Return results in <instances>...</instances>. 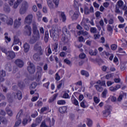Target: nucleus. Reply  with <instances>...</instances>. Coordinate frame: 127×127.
I'll return each mask as SVG.
<instances>
[{
    "label": "nucleus",
    "instance_id": "obj_16",
    "mask_svg": "<svg viewBox=\"0 0 127 127\" xmlns=\"http://www.w3.org/2000/svg\"><path fill=\"white\" fill-rule=\"evenodd\" d=\"M25 29H26L27 30H28L26 33L28 36H30V35H31V27H30L28 25H26L25 26Z\"/></svg>",
    "mask_w": 127,
    "mask_h": 127
},
{
    "label": "nucleus",
    "instance_id": "obj_39",
    "mask_svg": "<svg viewBox=\"0 0 127 127\" xmlns=\"http://www.w3.org/2000/svg\"><path fill=\"white\" fill-rule=\"evenodd\" d=\"M58 105H65L66 104V101L64 100H60L57 101Z\"/></svg>",
    "mask_w": 127,
    "mask_h": 127
},
{
    "label": "nucleus",
    "instance_id": "obj_14",
    "mask_svg": "<svg viewBox=\"0 0 127 127\" xmlns=\"http://www.w3.org/2000/svg\"><path fill=\"white\" fill-rule=\"evenodd\" d=\"M24 51L25 53H27L29 51V49H30V45L28 44L27 43H25L23 45Z\"/></svg>",
    "mask_w": 127,
    "mask_h": 127
},
{
    "label": "nucleus",
    "instance_id": "obj_15",
    "mask_svg": "<svg viewBox=\"0 0 127 127\" xmlns=\"http://www.w3.org/2000/svg\"><path fill=\"white\" fill-rule=\"evenodd\" d=\"M71 101L72 104H73V105H74L75 106H79V102L77 100H76L74 95H72L71 98Z\"/></svg>",
    "mask_w": 127,
    "mask_h": 127
},
{
    "label": "nucleus",
    "instance_id": "obj_1",
    "mask_svg": "<svg viewBox=\"0 0 127 127\" xmlns=\"http://www.w3.org/2000/svg\"><path fill=\"white\" fill-rule=\"evenodd\" d=\"M33 33L35 35L33 39H31L30 40V43L31 44H33L39 40L40 39V33H39V30L37 29V26L36 25H33Z\"/></svg>",
    "mask_w": 127,
    "mask_h": 127
},
{
    "label": "nucleus",
    "instance_id": "obj_5",
    "mask_svg": "<svg viewBox=\"0 0 127 127\" xmlns=\"http://www.w3.org/2000/svg\"><path fill=\"white\" fill-rule=\"evenodd\" d=\"M28 8V3L26 1H23L19 10L20 14H24Z\"/></svg>",
    "mask_w": 127,
    "mask_h": 127
},
{
    "label": "nucleus",
    "instance_id": "obj_34",
    "mask_svg": "<svg viewBox=\"0 0 127 127\" xmlns=\"http://www.w3.org/2000/svg\"><path fill=\"white\" fill-rule=\"evenodd\" d=\"M18 43H20V45H21V42H20L19 39H18V38H14L13 44L14 45H16V44H18Z\"/></svg>",
    "mask_w": 127,
    "mask_h": 127
},
{
    "label": "nucleus",
    "instance_id": "obj_59",
    "mask_svg": "<svg viewBox=\"0 0 127 127\" xmlns=\"http://www.w3.org/2000/svg\"><path fill=\"white\" fill-rule=\"evenodd\" d=\"M64 63H66V64H67V65H70V64H71V61H70V60L67 59H64Z\"/></svg>",
    "mask_w": 127,
    "mask_h": 127
},
{
    "label": "nucleus",
    "instance_id": "obj_57",
    "mask_svg": "<svg viewBox=\"0 0 127 127\" xmlns=\"http://www.w3.org/2000/svg\"><path fill=\"white\" fill-rule=\"evenodd\" d=\"M41 78V76H40V75H39V74L37 75V73H36V81L37 82H39L40 81Z\"/></svg>",
    "mask_w": 127,
    "mask_h": 127
},
{
    "label": "nucleus",
    "instance_id": "obj_17",
    "mask_svg": "<svg viewBox=\"0 0 127 127\" xmlns=\"http://www.w3.org/2000/svg\"><path fill=\"white\" fill-rule=\"evenodd\" d=\"M49 40V32H48V31H46L45 33V37H44V41L45 43H47Z\"/></svg>",
    "mask_w": 127,
    "mask_h": 127
},
{
    "label": "nucleus",
    "instance_id": "obj_20",
    "mask_svg": "<svg viewBox=\"0 0 127 127\" xmlns=\"http://www.w3.org/2000/svg\"><path fill=\"white\" fill-rule=\"evenodd\" d=\"M94 87L98 91V92H103L104 91V88L102 87L101 85H99L98 84L94 85Z\"/></svg>",
    "mask_w": 127,
    "mask_h": 127
},
{
    "label": "nucleus",
    "instance_id": "obj_9",
    "mask_svg": "<svg viewBox=\"0 0 127 127\" xmlns=\"http://www.w3.org/2000/svg\"><path fill=\"white\" fill-rule=\"evenodd\" d=\"M32 18H33L32 14L28 15L25 19V23L30 24L32 22Z\"/></svg>",
    "mask_w": 127,
    "mask_h": 127
},
{
    "label": "nucleus",
    "instance_id": "obj_24",
    "mask_svg": "<svg viewBox=\"0 0 127 127\" xmlns=\"http://www.w3.org/2000/svg\"><path fill=\"white\" fill-rule=\"evenodd\" d=\"M124 97H127V93L123 92L122 94L119 95L117 99L118 101L121 102L123 100Z\"/></svg>",
    "mask_w": 127,
    "mask_h": 127
},
{
    "label": "nucleus",
    "instance_id": "obj_43",
    "mask_svg": "<svg viewBox=\"0 0 127 127\" xmlns=\"http://www.w3.org/2000/svg\"><path fill=\"white\" fill-rule=\"evenodd\" d=\"M78 17H79V14L77 13H74L72 16V19L73 20H76L78 19Z\"/></svg>",
    "mask_w": 127,
    "mask_h": 127
},
{
    "label": "nucleus",
    "instance_id": "obj_42",
    "mask_svg": "<svg viewBox=\"0 0 127 127\" xmlns=\"http://www.w3.org/2000/svg\"><path fill=\"white\" fill-rule=\"evenodd\" d=\"M103 117L104 118H107L108 116H110L111 115V112H102Z\"/></svg>",
    "mask_w": 127,
    "mask_h": 127
},
{
    "label": "nucleus",
    "instance_id": "obj_31",
    "mask_svg": "<svg viewBox=\"0 0 127 127\" xmlns=\"http://www.w3.org/2000/svg\"><path fill=\"white\" fill-rule=\"evenodd\" d=\"M36 15L38 20H41V18H42V13H41L40 11L37 12Z\"/></svg>",
    "mask_w": 127,
    "mask_h": 127
},
{
    "label": "nucleus",
    "instance_id": "obj_44",
    "mask_svg": "<svg viewBox=\"0 0 127 127\" xmlns=\"http://www.w3.org/2000/svg\"><path fill=\"white\" fill-rule=\"evenodd\" d=\"M90 13V10L89 9V7L88 6H85L84 7V14H89Z\"/></svg>",
    "mask_w": 127,
    "mask_h": 127
},
{
    "label": "nucleus",
    "instance_id": "obj_46",
    "mask_svg": "<svg viewBox=\"0 0 127 127\" xmlns=\"http://www.w3.org/2000/svg\"><path fill=\"white\" fill-rule=\"evenodd\" d=\"M0 77L1 78H3V77H5V71L3 70L0 71Z\"/></svg>",
    "mask_w": 127,
    "mask_h": 127
},
{
    "label": "nucleus",
    "instance_id": "obj_25",
    "mask_svg": "<svg viewBox=\"0 0 127 127\" xmlns=\"http://www.w3.org/2000/svg\"><path fill=\"white\" fill-rule=\"evenodd\" d=\"M86 125L88 127H93V121L90 119H87Z\"/></svg>",
    "mask_w": 127,
    "mask_h": 127
},
{
    "label": "nucleus",
    "instance_id": "obj_19",
    "mask_svg": "<svg viewBox=\"0 0 127 127\" xmlns=\"http://www.w3.org/2000/svg\"><path fill=\"white\" fill-rule=\"evenodd\" d=\"M58 96V94L56 93L53 95L52 97L50 98V99L49 100V103H53L55 100H56V98H57V96Z\"/></svg>",
    "mask_w": 127,
    "mask_h": 127
},
{
    "label": "nucleus",
    "instance_id": "obj_18",
    "mask_svg": "<svg viewBox=\"0 0 127 127\" xmlns=\"http://www.w3.org/2000/svg\"><path fill=\"white\" fill-rule=\"evenodd\" d=\"M90 55H91V56H96L97 54H98V50L97 49H95L94 51L91 49L89 51Z\"/></svg>",
    "mask_w": 127,
    "mask_h": 127
},
{
    "label": "nucleus",
    "instance_id": "obj_3",
    "mask_svg": "<svg viewBox=\"0 0 127 127\" xmlns=\"http://www.w3.org/2000/svg\"><path fill=\"white\" fill-rule=\"evenodd\" d=\"M54 124H55V120L54 119L50 120V118H47L44 121L42 122L40 127H51L52 126H54Z\"/></svg>",
    "mask_w": 127,
    "mask_h": 127
},
{
    "label": "nucleus",
    "instance_id": "obj_6",
    "mask_svg": "<svg viewBox=\"0 0 127 127\" xmlns=\"http://www.w3.org/2000/svg\"><path fill=\"white\" fill-rule=\"evenodd\" d=\"M29 66L27 67V70L30 74H34L35 73V66L33 63L30 62H28Z\"/></svg>",
    "mask_w": 127,
    "mask_h": 127
},
{
    "label": "nucleus",
    "instance_id": "obj_41",
    "mask_svg": "<svg viewBox=\"0 0 127 127\" xmlns=\"http://www.w3.org/2000/svg\"><path fill=\"white\" fill-rule=\"evenodd\" d=\"M48 53L46 54V56H50V55L52 54V51L51 50V48L50 47H48Z\"/></svg>",
    "mask_w": 127,
    "mask_h": 127
},
{
    "label": "nucleus",
    "instance_id": "obj_37",
    "mask_svg": "<svg viewBox=\"0 0 127 127\" xmlns=\"http://www.w3.org/2000/svg\"><path fill=\"white\" fill-rule=\"evenodd\" d=\"M18 86L20 88V89H23L24 87H25V84L22 81H20L18 83Z\"/></svg>",
    "mask_w": 127,
    "mask_h": 127
},
{
    "label": "nucleus",
    "instance_id": "obj_53",
    "mask_svg": "<svg viewBox=\"0 0 127 127\" xmlns=\"http://www.w3.org/2000/svg\"><path fill=\"white\" fill-rule=\"evenodd\" d=\"M37 104L38 107H42L43 103L42 102V101L39 100L37 102Z\"/></svg>",
    "mask_w": 127,
    "mask_h": 127
},
{
    "label": "nucleus",
    "instance_id": "obj_64",
    "mask_svg": "<svg viewBox=\"0 0 127 127\" xmlns=\"http://www.w3.org/2000/svg\"><path fill=\"white\" fill-rule=\"evenodd\" d=\"M109 5H110V2H105L104 3H103V6H104V7L107 8Z\"/></svg>",
    "mask_w": 127,
    "mask_h": 127
},
{
    "label": "nucleus",
    "instance_id": "obj_23",
    "mask_svg": "<svg viewBox=\"0 0 127 127\" xmlns=\"http://www.w3.org/2000/svg\"><path fill=\"white\" fill-rule=\"evenodd\" d=\"M80 74L82 75V76H85V77H89V76H90V74H89V72L85 70H81Z\"/></svg>",
    "mask_w": 127,
    "mask_h": 127
},
{
    "label": "nucleus",
    "instance_id": "obj_58",
    "mask_svg": "<svg viewBox=\"0 0 127 127\" xmlns=\"http://www.w3.org/2000/svg\"><path fill=\"white\" fill-rule=\"evenodd\" d=\"M111 102H117V97L116 96H112L111 97Z\"/></svg>",
    "mask_w": 127,
    "mask_h": 127
},
{
    "label": "nucleus",
    "instance_id": "obj_47",
    "mask_svg": "<svg viewBox=\"0 0 127 127\" xmlns=\"http://www.w3.org/2000/svg\"><path fill=\"white\" fill-rule=\"evenodd\" d=\"M47 2L49 7H53V3H52L51 0H47Z\"/></svg>",
    "mask_w": 127,
    "mask_h": 127
},
{
    "label": "nucleus",
    "instance_id": "obj_7",
    "mask_svg": "<svg viewBox=\"0 0 127 127\" xmlns=\"http://www.w3.org/2000/svg\"><path fill=\"white\" fill-rule=\"evenodd\" d=\"M22 116H23V113L22 112H18L16 116V119L17 121L16 122L14 127H17L20 124H21V118H22Z\"/></svg>",
    "mask_w": 127,
    "mask_h": 127
},
{
    "label": "nucleus",
    "instance_id": "obj_27",
    "mask_svg": "<svg viewBox=\"0 0 127 127\" xmlns=\"http://www.w3.org/2000/svg\"><path fill=\"white\" fill-rule=\"evenodd\" d=\"M53 51L58 52V43H56L53 45Z\"/></svg>",
    "mask_w": 127,
    "mask_h": 127
},
{
    "label": "nucleus",
    "instance_id": "obj_51",
    "mask_svg": "<svg viewBox=\"0 0 127 127\" xmlns=\"http://www.w3.org/2000/svg\"><path fill=\"white\" fill-rule=\"evenodd\" d=\"M0 121L1 122V123H2V124H5L7 123L6 119L3 117H0Z\"/></svg>",
    "mask_w": 127,
    "mask_h": 127
},
{
    "label": "nucleus",
    "instance_id": "obj_26",
    "mask_svg": "<svg viewBox=\"0 0 127 127\" xmlns=\"http://www.w3.org/2000/svg\"><path fill=\"white\" fill-rule=\"evenodd\" d=\"M80 24L81 25H83V27L84 28V29H85V30L88 31L89 30V29H90L88 25H87V24L85 23V22H84V20H82V21L80 23Z\"/></svg>",
    "mask_w": 127,
    "mask_h": 127
},
{
    "label": "nucleus",
    "instance_id": "obj_4",
    "mask_svg": "<svg viewBox=\"0 0 127 127\" xmlns=\"http://www.w3.org/2000/svg\"><path fill=\"white\" fill-rule=\"evenodd\" d=\"M0 19L4 22L6 21L7 25H12L13 24V19L11 18L8 19V17L4 14H0Z\"/></svg>",
    "mask_w": 127,
    "mask_h": 127
},
{
    "label": "nucleus",
    "instance_id": "obj_29",
    "mask_svg": "<svg viewBox=\"0 0 127 127\" xmlns=\"http://www.w3.org/2000/svg\"><path fill=\"white\" fill-rule=\"evenodd\" d=\"M61 18H62V20L63 22H64V21H66V19H67V18L64 12H61Z\"/></svg>",
    "mask_w": 127,
    "mask_h": 127
},
{
    "label": "nucleus",
    "instance_id": "obj_48",
    "mask_svg": "<svg viewBox=\"0 0 127 127\" xmlns=\"http://www.w3.org/2000/svg\"><path fill=\"white\" fill-rule=\"evenodd\" d=\"M48 110H49V106L43 107L41 109L40 112H46Z\"/></svg>",
    "mask_w": 127,
    "mask_h": 127
},
{
    "label": "nucleus",
    "instance_id": "obj_2",
    "mask_svg": "<svg viewBox=\"0 0 127 127\" xmlns=\"http://www.w3.org/2000/svg\"><path fill=\"white\" fill-rule=\"evenodd\" d=\"M34 49L36 51H38V53H35L33 55V59L35 60V61H39L40 60V56L43 55V51L42 50V48L41 46H38V45H35L34 46Z\"/></svg>",
    "mask_w": 127,
    "mask_h": 127
},
{
    "label": "nucleus",
    "instance_id": "obj_13",
    "mask_svg": "<svg viewBox=\"0 0 127 127\" xmlns=\"http://www.w3.org/2000/svg\"><path fill=\"white\" fill-rule=\"evenodd\" d=\"M27 122H31V119H30V116H29V115L26 116L25 118L23 119L22 124L23 126H26L27 124Z\"/></svg>",
    "mask_w": 127,
    "mask_h": 127
},
{
    "label": "nucleus",
    "instance_id": "obj_21",
    "mask_svg": "<svg viewBox=\"0 0 127 127\" xmlns=\"http://www.w3.org/2000/svg\"><path fill=\"white\" fill-rule=\"evenodd\" d=\"M16 96L18 100H20L21 99H22V93L19 90L17 91V93H16Z\"/></svg>",
    "mask_w": 127,
    "mask_h": 127
},
{
    "label": "nucleus",
    "instance_id": "obj_60",
    "mask_svg": "<svg viewBox=\"0 0 127 127\" xmlns=\"http://www.w3.org/2000/svg\"><path fill=\"white\" fill-rule=\"evenodd\" d=\"M80 107H81V108H83V109H85L86 108V105H85L84 100H83L82 102L80 103Z\"/></svg>",
    "mask_w": 127,
    "mask_h": 127
},
{
    "label": "nucleus",
    "instance_id": "obj_36",
    "mask_svg": "<svg viewBox=\"0 0 127 127\" xmlns=\"http://www.w3.org/2000/svg\"><path fill=\"white\" fill-rule=\"evenodd\" d=\"M63 33L64 34L66 35V34H70V32L68 31V29L66 28V27H64L63 28Z\"/></svg>",
    "mask_w": 127,
    "mask_h": 127
},
{
    "label": "nucleus",
    "instance_id": "obj_55",
    "mask_svg": "<svg viewBox=\"0 0 127 127\" xmlns=\"http://www.w3.org/2000/svg\"><path fill=\"white\" fill-rule=\"evenodd\" d=\"M63 98L64 99H68L69 98V94L67 93H64L63 95Z\"/></svg>",
    "mask_w": 127,
    "mask_h": 127
},
{
    "label": "nucleus",
    "instance_id": "obj_22",
    "mask_svg": "<svg viewBox=\"0 0 127 127\" xmlns=\"http://www.w3.org/2000/svg\"><path fill=\"white\" fill-rule=\"evenodd\" d=\"M3 9L4 11H5V12H6V13H8L10 11V8H9V6L8 5V4H5L4 5Z\"/></svg>",
    "mask_w": 127,
    "mask_h": 127
},
{
    "label": "nucleus",
    "instance_id": "obj_38",
    "mask_svg": "<svg viewBox=\"0 0 127 127\" xmlns=\"http://www.w3.org/2000/svg\"><path fill=\"white\" fill-rule=\"evenodd\" d=\"M111 48L113 51H115L117 50V49L118 48V45H117L116 44H113L111 45Z\"/></svg>",
    "mask_w": 127,
    "mask_h": 127
},
{
    "label": "nucleus",
    "instance_id": "obj_49",
    "mask_svg": "<svg viewBox=\"0 0 127 127\" xmlns=\"http://www.w3.org/2000/svg\"><path fill=\"white\" fill-rule=\"evenodd\" d=\"M50 85V82L48 81V82H46L45 83H44L43 86L45 88H46L47 89H49V85Z\"/></svg>",
    "mask_w": 127,
    "mask_h": 127
},
{
    "label": "nucleus",
    "instance_id": "obj_32",
    "mask_svg": "<svg viewBox=\"0 0 127 127\" xmlns=\"http://www.w3.org/2000/svg\"><path fill=\"white\" fill-rule=\"evenodd\" d=\"M93 101L95 104H96V105H98V104H99V103L101 102V99H100V98L97 96H94L93 97Z\"/></svg>",
    "mask_w": 127,
    "mask_h": 127
},
{
    "label": "nucleus",
    "instance_id": "obj_28",
    "mask_svg": "<svg viewBox=\"0 0 127 127\" xmlns=\"http://www.w3.org/2000/svg\"><path fill=\"white\" fill-rule=\"evenodd\" d=\"M37 86V83L35 82H32V84H30L29 89L30 90H34L36 88Z\"/></svg>",
    "mask_w": 127,
    "mask_h": 127
},
{
    "label": "nucleus",
    "instance_id": "obj_11",
    "mask_svg": "<svg viewBox=\"0 0 127 127\" xmlns=\"http://www.w3.org/2000/svg\"><path fill=\"white\" fill-rule=\"evenodd\" d=\"M121 85L117 84L115 86H111L109 88V90L111 91V92H116V91H118V90L121 89Z\"/></svg>",
    "mask_w": 127,
    "mask_h": 127
},
{
    "label": "nucleus",
    "instance_id": "obj_54",
    "mask_svg": "<svg viewBox=\"0 0 127 127\" xmlns=\"http://www.w3.org/2000/svg\"><path fill=\"white\" fill-rule=\"evenodd\" d=\"M118 53H124V54H125L126 51H124V49H123L121 47H119V48H118Z\"/></svg>",
    "mask_w": 127,
    "mask_h": 127
},
{
    "label": "nucleus",
    "instance_id": "obj_8",
    "mask_svg": "<svg viewBox=\"0 0 127 127\" xmlns=\"http://www.w3.org/2000/svg\"><path fill=\"white\" fill-rule=\"evenodd\" d=\"M15 64H16V65L19 68H22V66H24V62H23V61L19 59L15 61Z\"/></svg>",
    "mask_w": 127,
    "mask_h": 127
},
{
    "label": "nucleus",
    "instance_id": "obj_30",
    "mask_svg": "<svg viewBox=\"0 0 127 127\" xmlns=\"http://www.w3.org/2000/svg\"><path fill=\"white\" fill-rule=\"evenodd\" d=\"M108 94V89H104V91L102 93V98L106 99L107 98V94Z\"/></svg>",
    "mask_w": 127,
    "mask_h": 127
},
{
    "label": "nucleus",
    "instance_id": "obj_62",
    "mask_svg": "<svg viewBox=\"0 0 127 127\" xmlns=\"http://www.w3.org/2000/svg\"><path fill=\"white\" fill-rule=\"evenodd\" d=\"M78 41H79V42H84L85 40L84 39V37H83V36L79 37Z\"/></svg>",
    "mask_w": 127,
    "mask_h": 127
},
{
    "label": "nucleus",
    "instance_id": "obj_10",
    "mask_svg": "<svg viewBox=\"0 0 127 127\" xmlns=\"http://www.w3.org/2000/svg\"><path fill=\"white\" fill-rule=\"evenodd\" d=\"M17 19L15 20L14 21V28H18L20 25H21V22L20 20H21V18H18Z\"/></svg>",
    "mask_w": 127,
    "mask_h": 127
},
{
    "label": "nucleus",
    "instance_id": "obj_35",
    "mask_svg": "<svg viewBox=\"0 0 127 127\" xmlns=\"http://www.w3.org/2000/svg\"><path fill=\"white\" fill-rule=\"evenodd\" d=\"M4 35H5L4 38L5 40H6L5 42H6V43H7V42H10L11 39H10V38H9L8 36H7V35H8V33L6 32L4 33Z\"/></svg>",
    "mask_w": 127,
    "mask_h": 127
},
{
    "label": "nucleus",
    "instance_id": "obj_33",
    "mask_svg": "<svg viewBox=\"0 0 127 127\" xmlns=\"http://www.w3.org/2000/svg\"><path fill=\"white\" fill-rule=\"evenodd\" d=\"M22 0H17L16 2H15L13 5L14 8H17V6L19 5V3H20Z\"/></svg>",
    "mask_w": 127,
    "mask_h": 127
},
{
    "label": "nucleus",
    "instance_id": "obj_45",
    "mask_svg": "<svg viewBox=\"0 0 127 127\" xmlns=\"http://www.w3.org/2000/svg\"><path fill=\"white\" fill-rule=\"evenodd\" d=\"M118 19H119V21L121 22V23H124L125 22V19L123 16H118Z\"/></svg>",
    "mask_w": 127,
    "mask_h": 127
},
{
    "label": "nucleus",
    "instance_id": "obj_52",
    "mask_svg": "<svg viewBox=\"0 0 127 127\" xmlns=\"http://www.w3.org/2000/svg\"><path fill=\"white\" fill-rule=\"evenodd\" d=\"M79 57L80 59H85L86 58V54L81 53L79 55Z\"/></svg>",
    "mask_w": 127,
    "mask_h": 127
},
{
    "label": "nucleus",
    "instance_id": "obj_56",
    "mask_svg": "<svg viewBox=\"0 0 127 127\" xmlns=\"http://www.w3.org/2000/svg\"><path fill=\"white\" fill-rule=\"evenodd\" d=\"M112 75L111 73L107 74L105 75V78H106L107 80H109V79H111V78H112Z\"/></svg>",
    "mask_w": 127,
    "mask_h": 127
},
{
    "label": "nucleus",
    "instance_id": "obj_12",
    "mask_svg": "<svg viewBox=\"0 0 127 127\" xmlns=\"http://www.w3.org/2000/svg\"><path fill=\"white\" fill-rule=\"evenodd\" d=\"M7 56L9 59H13V58H15V53L13 51H8Z\"/></svg>",
    "mask_w": 127,
    "mask_h": 127
},
{
    "label": "nucleus",
    "instance_id": "obj_50",
    "mask_svg": "<svg viewBox=\"0 0 127 127\" xmlns=\"http://www.w3.org/2000/svg\"><path fill=\"white\" fill-rule=\"evenodd\" d=\"M90 32L91 33H97V28H96V27H91Z\"/></svg>",
    "mask_w": 127,
    "mask_h": 127
},
{
    "label": "nucleus",
    "instance_id": "obj_61",
    "mask_svg": "<svg viewBox=\"0 0 127 127\" xmlns=\"http://www.w3.org/2000/svg\"><path fill=\"white\" fill-rule=\"evenodd\" d=\"M38 98H39V96L33 97L31 99L32 102H36V101L38 100Z\"/></svg>",
    "mask_w": 127,
    "mask_h": 127
},
{
    "label": "nucleus",
    "instance_id": "obj_40",
    "mask_svg": "<svg viewBox=\"0 0 127 127\" xmlns=\"http://www.w3.org/2000/svg\"><path fill=\"white\" fill-rule=\"evenodd\" d=\"M55 79L56 81H60V79H61V77H60V75H59V73L58 72H57L55 76Z\"/></svg>",
    "mask_w": 127,
    "mask_h": 127
},
{
    "label": "nucleus",
    "instance_id": "obj_63",
    "mask_svg": "<svg viewBox=\"0 0 127 127\" xmlns=\"http://www.w3.org/2000/svg\"><path fill=\"white\" fill-rule=\"evenodd\" d=\"M93 6H94L95 8H99V7H100V4H98V3H96V2H93Z\"/></svg>",
    "mask_w": 127,
    "mask_h": 127
}]
</instances>
